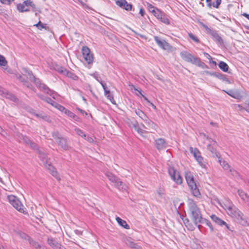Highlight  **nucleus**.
<instances>
[{
  "instance_id": "obj_18",
  "label": "nucleus",
  "mask_w": 249,
  "mask_h": 249,
  "mask_svg": "<svg viewBox=\"0 0 249 249\" xmlns=\"http://www.w3.org/2000/svg\"><path fill=\"white\" fill-rule=\"evenodd\" d=\"M211 217L212 219L213 220V222H214L216 224H217L221 226H225L227 228V229L230 230V227L228 226V225L224 221L221 219L220 218L217 217L216 215H215L214 214H213L211 215Z\"/></svg>"
},
{
  "instance_id": "obj_17",
  "label": "nucleus",
  "mask_w": 249,
  "mask_h": 249,
  "mask_svg": "<svg viewBox=\"0 0 249 249\" xmlns=\"http://www.w3.org/2000/svg\"><path fill=\"white\" fill-rule=\"evenodd\" d=\"M211 217L212 219L213 220V222H214L216 224H217L221 226H225L227 228V229L230 230V227L228 226V225L224 221L221 219L220 218L217 217L216 215H215L214 214H213L211 215Z\"/></svg>"
},
{
  "instance_id": "obj_32",
  "label": "nucleus",
  "mask_w": 249,
  "mask_h": 249,
  "mask_svg": "<svg viewBox=\"0 0 249 249\" xmlns=\"http://www.w3.org/2000/svg\"><path fill=\"white\" fill-rule=\"evenodd\" d=\"M65 114H67L68 116H70V117L73 118L75 121H79V118L78 116H77L74 113H73L72 112H71L68 110H66Z\"/></svg>"
},
{
  "instance_id": "obj_34",
  "label": "nucleus",
  "mask_w": 249,
  "mask_h": 249,
  "mask_svg": "<svg viewBox=\"0 0 249 249\" xmlns=\"http://www.w3.org/2000/svg\"><path fill=\"white\" fill-rule=\"evenodd\" d=\"M34 26L36 27L37 29L40 30H42L43 28L45 29L46 30L49 28L46 26V24H43L40 21H39L37 24L34 25Z\"/></svg>"
},
{
  "instance_id": "obj_30",
  "label": "nucleus",
  "mask_w": 249,
  "mask_h": 249,
  "mask_svg": "<svg viewBox=\"0 0 249 249\" xmlns=\"http://www.w3.org/2000/svg\"><path fill=\"white\" fill-rule=\"evenodd\" d=\"M136 114L138 115L143 121L147 118V115L141 110L139 109H135Z\"/></svg>"
},
{
  "instance_id": "obj_49",
  "label": "nucleus",
  "mask_w": 249,
  "mask_h": 249,
  "mask_svg": "<svg viewBox=\"0 0 249 249\" xmlns=\"http://www.w3.org/2000/svg\"><path fill=\"white\" fill-rule=\"evenodd\" d=\"M234 107L236 109L242 111L243 110H245V106L243 107L240 105H234Z\"/></svg>"
},
{
  "instance_id": "obj_63",
  "label": "nucleus",
  "mask_w": 249,
  "mask_h": 249,
  "mask_svg": "<svg viewBox=\"0 0 249 249\" xmlns=\"http://www.w3.org/2000/svg\"><path fill=\"white\" fill-rule=\"evenodd\" d=\"M225 170H228L229 172L230 171V169L231 168V167L230 166V165L227 163L226 164L225 166H224L223 167Z\"/></svg>"
},
{
  "instance_id": "obj_22",
  "label": "nucleus",
  "mask_w": 249,
  "mask_h": 249,
  "mask_svg": "<svg viewBox=\"0 0 249 249\" xmlns=\"http://www.w3.org/2000/svg\"><path fill=\"white\" fill-rule=\"evenodd\" d=\"M189 149L190 152L193 155L196 160L199 158V157L201 156V153L198 149L196 148H193V147H190Z\"/></svg>"
},
{
  "instance_id": "obj_51",
  "label": "nucleus",
  "mask_w": 249,
  "mask_h": 249,
  "mask_svg": "<svg viewBox=\"0 0 249 249\" xmlns=\"http://www.w3.org/2000/svg\"><path fill=\"white\" fill-rule=\"evenodd\" d=\"M49 94L51 96H52L53 97V98H54V99H58V95L57 94V93L55 92L54 91L51 90L50 91V94Z\"/></svg>"
},
{
  "instance_id": "obj_40",
  "label": "nucleus",
  "mask_w": 249,
  "mask_h": 249,
  "mask_svg": "<svg viewBox=\"0 0 249 249\" xmlns=\"http://www.w3.org/2000/svg\"><path fill=\"white\" fill-rule=\"evenodd\" d=\"M75 131L76 132V134L78 135L79 136L83 137V138H86V135L83 132V131L80 129L79 128H75Z\"/></svg>"
},
{
  "instance_id": "obj_58",
  "label": "nucleus",
  "mask_w": 249,
  "mask_h": 249,
  "mask_svg": "<svg viewBox=\"0 0 249 249\" xmlns=\"http://www.w3.org/2000/svg\"><path fill=\"white\" fill-rule=\"evenodd\" d=\"M238 194L239 196H240V197L242 198V197H243V196H245L246 193L243 190H238Z\"/></svg>"
},
{
  "instance_id": "obj_45",
  "label": "nucleus",
  "mask_w": 249,
  "mask_h": 249,
  "mask_svg": "<svg viewBox=\"0 0 249 249\" xmlns=\"http://www.w3.org/2000/svg\"><path fill=\"white\" fill-rule=\"evenodd\" d=\"M30 243L36 249H41V247L37 242H35L33 240H30Z\"/></svg>"
},
{
  "instance_id": "obj_12",
  "label": "nucleus",
  "mask_w": 249,
  "mask_h": 249,
  "mask_svg": "<svg viewBox=\"0 0 249 249\" xmlns=\"http://www.w3.org/2000/svg\"><path fill=\"white\" fill-rule=\"evenodd\" d=\"M31 6V7L35 8V4H34L32 1L30 0H25L23 3H19L17 5V9L20 12H28L30 11L29 9H24V7L25 6Z\"/></svg>"
},
{
  "instance_id": "obj_24",
  "label": "nucleus",
  "mask_w": 249,
  "mask_h": 249,
  "mask_svg": "<svg viewBox=\"0 0 249 249\" xmlns=\"http://www.w3.org/2000/svg\"><path fill=\"white\" fill-rule=\"evenodd\" d=\"M116 220L119 224V225L122 227L126 229H129L130 228L129 226L126 223V221L122 219L119 217H116Z\"/></svg>"
},
{
  "instance_id": "obj_7",
  "label": "nucleus",
  "mask_w": 249,
  "mask_h": 249,
  "mask_svg": "<svg viewBox=\"0 0 249 249\" xmlns=\"http://www.w3.org/2000/svg\"><path fill=\"white\" fill-rule=\"evenodd\" d=\"M28 74L30 76V79L31 80L34 81L36 86H37L41 90L47 94H50L51 89L49 88L43 84H41L39 79L35 78V77L32 74L31 71H28Z\"/></svg>"
},
{
  "instance_id": "obj_46",
  "label": "nucleus",
  "mask_w": 249,
  "mask_h": 249,
  "mask_svg": "<svg viewBox=\"0 0 249 249\" xmlns=\"http://www.w3.org/2000/svg\"><path fill=\"white\" fill-rule=\"evenodd\" d=\"M188 35L195 42L197 43L199 42V40L198 39V38L197 37H196L195 35H194L192 33H189Z\"/></svg>"
},
{
  "instance_id": "obj_13",
  "label": "nucleus",
  "mask_w": 249,
  "mask_h": 249,
  "mask_svg": "<svg viewBox=\"0 0 249 249\" xmlns=\"http://www.w3.org/2000/svg\"><path fill=\"white\" fill-rule=\"evenodd\" d=\"M115 1L117 6L126 11H130L132 9V5L128 3L126 0H115Z\"/></svg>"
},
{
  "instance_id": "obj_4",
  "label": "nucleus",
  "mask_w": 249,
  "mask_h": 249,
  "mask_svg": "<svg viewBox=\"0 0 249 249\" xmlns=\"http://www.w3.org/2000/svg\"><path fill=\"white\" fill-rule=\"evenodd\" d=\"M39 158L43 162L45 166L50 171L51 174L57 179L60 180L58 173L54 167L52 165L51 162L48 160L47 155L43 152H39Z\"/></svg>"
},
{
  "instance_id": "obj_50",
  "label": "nucleus",
  "mask_w": 249,
  "mask_h": 249,
  "mask_svg": "<svg viewBox=\"0 0 249 249\" xmlns=\"http://www.w3.org/2000/svg\"><path fill=\"white\" fill-rule=\"evenodd\" d=\"M162 13V12L160 10H159L158 8H156V9L154 11V12L153 13V15L158 18V17H159L160 15Z\"/></svg>"
},
{
  "instance_id": "obj_27",
  "label": "nucleus",
  "mask_w": 249,
  "mask_h": 249,
  "mask_svg": "<svg viewBox=\"0 0 249 249\" xmlns=\"http://www.w3.org/2000/svg\"><path fill=\"white\" fill-rule=\"evenodd\" d=\"M54 69L56 71H58L59 73H60L62 74H63L64 75H66V74L68 73V71L67 69H66L65 68H64L62 67H61V66H59L58 65L55 66Z\"/></svg>"
},
{
  "instance_id": "obj_38",
  "label": "nucleus",
  "mask_w": 249,
  "mask_h": 249,
  "mask_svg": "<svg viewBox=\"0 0 249 249\" xmlns=\"http://www.w3.org/2000/svg\"><path fill=\"white\" fill-rule=\"evenodd\" d=\"M217 77L220 79L224 81H226L228 84H231V81L225 76V75L222 74L218 73Z\"/></svg>"
},
{
  "instance_id": "obj_64",
  "label": "nucleus",
  "mask_w": 249,
  "mask_h": 249,
  "mask_svg": "<svg viewBox=\"0 0 249 249\" xmlns=\"http://www.w3.org/2000/svg\"><path fill=\"white\" fill-rule=\"evenodd\" d=\"M245 110L249 112V102L248 103H245Z\"/></svg>"
},
{
  "instance_id": "obj_35",
  "label": "nucleus",
  "mask_w": 249,
  "mask_h": 249,
  "mask_svg": "<svg viewBox=\"0 0 249 249\" xmlns=\"http://www.w3.org/2000/svg\"><path fill=\"white\" fill-rule=\"evenodd\" d=\"M198 162L200 166L203 168H206V165L205 162L203 161V158L201 156L199 157V158L196 160Z\"/></svg>"
},
{
  "instance_id": "obj_52",
  "label": "nucleus",
  "mask_w": 249,
  "mask_h": 249,
  "mask_svg": "<svg viewBox=\"0 0 249 249\" xmlns=\"http://www.w3.org/2000/svg\"><path fill=\"white\" fill-rule=\"evenodd\" d=\"M6 97L8 98H10L11 100L14 101H16L17 100V98L13 94L7 93L6 95Z\"/></svg>"
},
{
  "instance_id": "obj_42",
  "label": "nucleus",
  "mask_w": 249,
  "mask_h": 249,
  "mask_svg": "<svg viewBox=\"0 0 249 249\" xmlns=\"http://www.w3.org/2000/svg\"><path fill=\"white\" fill-rule=\"evenodd\" d=\"M66 75L69 77L71 78V79H72L74 80H77L78 79V77L77 76H76L75 74H74L69 71H68V73L66 74Z\"/></svg>"
},
{
  "instance_id": "obj_26",
  "label": "nucleus",
  "mask_w": 249,
  "mask_h": 249,
  "mask_svg": "<svg viewBox=\"0 0 249 249\" xmlns=\"http://www.w3.org/2000/svg\"><path fill=\"white\" fill-rule=\"evenodd\" d=\"M126 244L128 245L130 247L135 249H142V248L136 243L131 241L130 239H127L126 241Z\"/></svg>"
},
{
  "instance_id": "obj_23",
  "label": "nucleus",
  "mask_w": 249,
  "mask_h": 249,
  "mask_svg": "<svg viewBox=\"0 0 249 249\" xmlns=\"http://www.w3.org/2000/svg\"><path fill=\"white\" fill-rule=\"evenodd\" d=\"M158 19H160L162 22L168 25L170 24L169 19L163 12H162V13L160 15V16L158 18Z\"/></svg>"
},
{
  "instance_id": "obj_48",
  "label": "nucleus",
  "mask_w": 249,
  "mask_h": 249,
  "mask_svg": "<svg viewBox=\"0 0 249 249\" xmlns=\"http://www.w3.org/2000/svg\"><path fill=\"white\" fill-rule=\"evenodd\" d=\"M147 8L150 12L153 13L154 12V11H155L157 8L153 6L152 4L148 3Z\"/></svg>"
},
{
  "instance_id": "obj_47",
  "label": "nucleus",
  "mask_w": 249,
  "mask_h": 249,
  "mask_svg": "<svg viewBox=\"0 0 249 249\" xmlns=\"http://www.w3.org/2000/svg\"><path fill=\"white\" fill-rule=\"evenodd\" d=\"M105 96L107 97V98L109 101H110V102L112 104H115V101H114V98H113V95L110 93H109L108 94L106 95Z\"/></svg>"
},
{
  "instance_id": "obj_3",
  "label": "nucleus",
  "mask_w": 249,
  "mask_h": 249,
  "mask_svg": "<svg viewBox=\"0 0 249 249\" xmlns=\"http://www.w3.org/2000/svg\"><path fill=\"white\" fill-rule=\"evenodd\" d=\"M185 178L193 195L196 197L199 196L200 195V193L192 174L190 172H186Z\"/></svg>"
},
{
  "instance_id": "obj_41",
  "label": "nucleus",
  "mask_w": 249,
  "mask_h": 249,
  "mask_svg": "<svg viewBox=\"0 0 249 249\" xmlns=\"http://www.w3.org/2000/svg\"><path fill=\"white\" fill-rule=\"evenodd\" d=\"M34 114L38 118H41L45 120H48V117L46 115L43 114L42 113H35Z\"/></svg>"
},
{
  "instance_id": "obj_59",
  "label": "nucleus",
  "mask_w": 249,
  "mask_h": 249,
  "mask_svg": "<svg viewBox=\"0 0 249 249\" xmlns=\"http://www.w3.org/2000/svg\"><path fill=\"white\" fill-rule=\"evenodd\" d=\"M219 162L221 164V165L223 167L224 166H225L226 164H227L228 163L225 161L224 160H222V159L219 160Z\"/></svg>"
},
{
  "instance_id": "obj_19",
  "label": "nucleus",
  "mask_w": 249,
  "mask_h": 249,
  "mask_svg": "<svg viewBox=\"0 0 249 249\" xmlns=\"http://www.w3.org/2000/svg\"><path fill=\"white\" fill-rule=\"evenodd\" d=\"M130 127H133L137 132L140 134L142 137H144V134L147 133V131L145 130H143L139 127L138 123L137 121L133 123L129 124Z\"/></svg>"
},
{
  "instance_id": "obj_25",
  "label": "nucleus",
  "mask_w": 249,
  "mask_h": 249,
  "mask_svg": "<svg viewBox=\"0 0 249 249\" xmlns=\"http://www.w3.org/2000/svg\"><path fill=\"white\" fill-rule=\"evenodd\" d=\"M207 149L213 154V156H215L218 159H220V156L219 153L216 151V150L211 145V144H209L207 145Z\"/></svg>"
},
{
  "instance_id": "obj_15",
  "label": "nucleus",
  "mask_w": 249,
  "mask_h": 249,
  "mask_svg": "<svg viewBox=\"0 0 249 249\" xmlns=\"http://www.w3.org/2000/svg\"><path fill=\"white\" fill-rule=\"evenodd\" d=\"M224 91L229 95L235 99H240L243 97L241 92L239 89H231L229 91Z\"/></svg>"
},
{
  "instance_id": "obj_43",
  "label": "nucleus",
  "mask_w": 249,
  "mask_h": 249,
  "mask_svg": "<svg viewBox=\"0 0 249 249\" xmlns=\"http://www.w3.org/2000/svg\"><path fill=\"white\" fill-rule=\"evenodd\" d=\"M20 139L27 144H29L31 141L26 136L21 135Z\"/></svg>"
},
{
  "instance_id": "obj_54",
  "label": "nucleus",
  "mask_w": 249,
  "mask_h": 249,
  "mask_svg": "<svg viewBox=\"0 0 249 249\" xmlns=\"http://www.w3.org/2000/svg\"><path fill=\"white\" fill-rule=\"evenodd\" d=\"M157 193L160 197H162L164 195V191L162 188H159L157 190Z\"/></svg>"
},
{
  "instance_id": "obj_57",
  "label": "nucleus",
  "mask_w": 249,
  "mask_h": 249,
  "mask_svg": "<svg viewBox=\"0 0 249 249\" xmlns=\"http://www.w3.org/2000/svg\"><path fill=\"white\" fill-rule=\"evenodd\" d=\"M28 145H30L31 146V147H32L33 149H37V146L36 145V144L32 141L31 142L30 144Z\"/></svg>"
},
{
  "instance_id": "obj_53",
  "label": "nucleus",
  "mask_w": 249,
  "mask_h": 249,
  "mask_svg": "<svg viewBox=\"0 0 249 249\" xmlns=\"http://www.w3.org/2000/svg\"><path fill=\"white\" fill-rule=\"evenodd\" d=\"M15 0H0V1L4 4L10 5Z\"/></svg>"
},
{
  "instance_id": "obj_20",
  "label": "nucleus",
  "mask_w": 249,
  "mask_h": 249,
  "mask_svg": "<svg viewBox=\"0 0 249 249\" xmlns=\"http://www.w3.org/2000/svg\"><path fill=\"white\" fill-rule=\"evenodd\" d=\"M114 186L119 190L123 191H126L127 189V186L122 182L120 179L114 184Z\"/></svg>"
},
{
  "instance_id": "obj_11",
  "label": "nucleus",
  "mask_w": 249,
  "mask_h": 249,
  "mask_svg": "<svg viewBox=\"0 0 249 249\" xmlns=\"http://www.w3.org/2000/svg\"><path fill=\"white\" fill-rule=\"evenodd\" d=\"M180 55L181 58L185 61L192 63L194 64L196 59L197 57L194 56L191 53L186 52L182 51L180 53Z\"/></svg>"
},
{
  "instance_id": "obj_9",
  "label": "nucleus",
  "mask_w": 249,
  "mask_h": 249,
  "mask_svg": "<svg viewBox=\"0 0 249 249\" xmlns=\"http://www.w3.org/2000/svg\"><path fill=\"white\" fill-rule=\"evenodd\" d=\"M83 57L89 64H92L93 61V54L90 53L89 49L87 46H84L82 49Z\"/></svg>"
},
{
  "instance_id": "obj_21",
  "label": "nucleus",
  "mask_w": 249,
  "mask_h": 249,
  "mask_svg": "<svg viewBox=\"0 0 249 249\" xmlns=\"http://www.w3.org/2000/svg\"><path fill=\"white\" fill-rule=\"evenodd\" d=\"M106 175L108 179L112 183H114V185L118 181V180L120 179L112 173L107 172L106 173Z\"/></svg>"
},
{
  "instance_id": "obj_36",
  "label": "nucleus",
  "mask_w": 249,
  "mask_h": 249,
  "mask_svg": "<svg viewBox=\"0 0 249 249\" xmlns=\"http://www.w3.org/2000/svg\"><path fill=\"white\" fill-rule=\"evenodd\" d=\"M51 105L57 108L59 110L61 111L62 112L64 111L65 113V111L66 110H67L64 107L58 104L57 103L55 102H53V103H51Z\"/></svg>"
},
{
  "instance_id": "obj_39",
  "label": "nucleus",
  "mask_w": 249,
  "mask_h": 249,
  "mask_svg": "<svg viewBox=\"0 0 249 249\" xmlns=\"http://www.w3.org/2000/svg\"><path fill=\"white\" fill-rule=\"evenodd\" d=\"M7 64V61L5 59V57L0 54V66H5Z\"/></svg>"
},
{
  "instance_id": "obj_16",
  "label": "nucleus",
  "mask_w": 249,
  "mask_h": 249,
  "mask_svg": "<svg viewBox=\"0 0 249 249\" xmlns=\"http://www.w3.org/2000/svg\"><path fill=\"white\" fill-rule=\"evenodd\" d=\"M156 148L158 150H163L166 148V143L164 139L159 138L155 140Z\"/></svg>"
},
{
  "instance_id": "obj_55",
  "label": "nucleus",
  "mask_w": 249,
  "mask_h": 249,
  "mask_svg": "<svg viewBox=\"0 0 249 249\" xmlns=\"http://www.w3.org/2000/svg\"><path fill=\"white\" fill-rule=\"evenodd\" d=\"M17 78L19 80H20L21 82H23V83L25 81V79L22 75H21L19 74H18L16 75Z\"/></svg>"
},
{
  "instance_id": "obj_37",
  "label": "nucleus",
  "mask_w": 249,
  "mask_h": 249,
  "mask_svg": "<svg viewBox=\"0 0 249 249\" xmlns=\"http://www.w3.org/2000/svg\"><path fill=\"white\" fill-rule=\"evenodd\" d=\"M229 172H230L231 175H232L234 178H239L240 177L239 173L232 168L230 169V171Z\"/></svg>"
},
{
  "instance_id": "obj_14",
  "label": "nucleus",
  "mask_w": 249,
  "mask_h": 249,
  "mask_svg": "<svg viewBox=\"0 0 249 249\" xmlns=\"http://www.w3.org/2000/svg\"><path fill=\"white\" fill-rule=\"evenodd\" d=\"M154 39L157 44L163 50H167L170 48V45L165 40L161 39L157 36H154Z\"/></svg>"
},
{
  "instance_id": "obj_28",
  "label": "nucleus",
  "mask_w": 249,
  "mask_h": 249,
  "mask_svg": "<svg viewBox=\"0 0 249 249\" xmlns=\"http://www.w3.org/2000/svg\"><path fill=\"white\" fill-rule=\"evenodd\" d=\"M194 64L203 69H206L208 68V66L204 62L201 61L200 58L197 57L196 59Z\"/></svg>"
},
{
  "instance_id": "obj_1",
  "label": "nucleus",
  "mask_w": 249,
  "mask_h": 249,
  "mask_svg": "<svg viewBox=\"0 0 249 249\" xmlns=\"http://www.w3.org/2000/svg\"><path fill=\"white\" fill-rule=\"evenodd\" d=\"M222 207L226 211L228 215L234 218L237 222L244 226L249 225L248 219L245 217L244 214L233 204L228 202L227 204L224 203Z\"/></svg>"
},
{
  "instance_id": "obj_62",
  "label": "nucleus",
  "mask_w": 249,
  "mask_h": 249,
  "mask_svg": "<svg viewBox=\"0 0 249 249\" xmlns=\"http://www.w3.org/2000/svg\"><path fill=\"white\" fill-rule=\"evenodd\" d=\"M221 0H216V5H213V7L218 8L219 5L221 4Z\"/></svg>"
},
{
  "instance_id": "obj_31",
  "label": "nucleus",
  "mask_w": 249,
  "mask_h": 249,
  "mask_svg": "<svg viewBox=\"0 0 249 249\" xmlns=\"http://www.w3.org/2000/svg\"><path fill=\"white\" fill-rule=\"evenodd\" d=\"M149 127V128H152V129H155V124H154V123L151 121L150 120L148 117H147L146 119H145V120H144L143 121Z\"/></svg>"
},
{
  "instance_id": "obj_33",
  "label": "nucleus",
  "mask_w": 249,
  "mask_h": 249,
  "mask_svg": "<svg viewBox=\"0 0 249 249\" xmlns=\"http://www.w3.org/2000/svg\"><path fill=\"white\" fill-rule=\"evenodd\" d=\"M205 224L207 226H208L211 231H213V227L211 224V223L207 219H205V218H203L202 221H201V224Z\"/></svg>"
},
{
  "instance_id": "obj_29",
  "label": "nucleus",
  "mask_w": 249,
  "mask_h": 249,
  "mask_svg": "<svg viewBox=\"0 0 249 249\" xmlns=\"http://www.w3.org/2000/svg\"><path fill=\"white\" fill-rule=\"evenodd\" d=\"M219 68L224 72H227L229 69V66L224 62L220 61L218 64Z\"/></svg>"
},
{
  "instance_id": "obj_5",
  "label": "nucleus",
  "mask_w": 249,
  "mask_h": 249,
  "mask_svg": "<svg viewBox=\"0 0 249 249\" xmlns=\"http://www.w3.org/2000/svg\"><path fill=\"white\" fill-rule=\"evenodd\" d=\"M9 202L18 211L24 213V207L19 199L14 195H8L7 196Z\"/></svg>"
},
{
  "instance_id": "obj_61",
  "label": "nucleus",
  "mask_w": 249,
  "mask_h": 249,
  "mask_svg": "<svg viewBox=\"0 0 249 249\" xmlns=\"http://www.w3.org/2000/svg\"><path fill=\"white\" fill-rule=\"evenodd\" d=\"M84 139L85 140H86L87 141H88L89 142H92L94 141L93 139L91 137H89V136H87L86 135V137L84 138Z\"/></svg>"
},
{
  "instance_id": "obj_6",
  "label": "nucleus",
  "mask_w": 249,
  "mask_h": 249,
  "mask_svg": "<svg viewBox=\"0 0 249 249\" xmlns=\"http://www.w3.org/2000/svg\"><path fill=\"white\" fill-rule=\"evenodd\" d=\"M52 136L62 148L65 150L69 149L70 147L68 143L67 140L65 138L62 137L58 131L53 132Z\"/></svg>"
},
{
  "instance_id": "obj_10",
  "label": "nucleus",
  "mask_w": 249,
  "mask_h": 249,
  "mask_svg": "<svg viewBox=\"0 0 249 249\" xmlns=\"http://www.w3.org/2000/svg\"><path fill=\"white\" fill-rule=\"evenodd\" d=\"M203 27L206 29L207 33L213 37V39L217 43L222 44L223 43V39L219 34L214 30H212L207 26L204 25Z\"/></svg>"
},
{
  "instance_id": "obj_60",
  "label": "nucleus",
  "mask_w": 249,
  "mask_h": 249,
  "mask_svg": "<svg viewBox=\"0 0 249 249\" xmlns=\"http://www.w3.org/2000/svg\"><path fill=\"white\" fill-rule=\"evenodd\" d=\"M24 85L26 86L27 88H29V89H33V86L32 85L29 83L28 82H27V81H25L24 83Z\"/></svg>"
},
{
  "instance_id": "obj_56",
  "label": "nucleus",
  "mask_w": 249,
  "mask_h": 249,
  "mask_svg": "<svg viewBox=\"0 0 249 249\" xmlns=\"http://www.w3.org/2000/svg\"><path fill=\"white\" fill-rule=\"evenodd\" d=\"M206 140H207L208 141V142L210 143L209 144H211V145H214L216 143V142L215 141H213V140H212L211 138L209 137L208 136H207Z\"/></svg>"
},
{
  "instance_id": "obj_8",
  "label": "nucleus",
  "mask_w": 249,
  "mask_h": 249,
  "mask_svg": "<svg viewBox=\"0 0 249 249\" xmlns=\"http://www.w3.org/2000/svg\"><path fill=\"white\" fill-rule=\"evenodd\" d=\"M168 173L172 179L177 184L182 183V178L179 173L174 167H170L168 169Z\"/></svg>"
},
{
  "instance_id": "obj_44",
  "label": "nucleus",
  "mask_w": 249,
  "mask_h": 249,
  "mask_svg": "<svg viewBox=\"0 0 249 249\" xmlns=\"http://www.w3.org/2000/svg\"><path fill=\"white\" fill-rule=\"evenodd\" d=\"M17 235L18 236H19L20 237H21V238L24 239L25 240L29 239L28 236L26 234H25L23 232H17Z\"/></svg>"
},
{
  "instance_id": "obj_2",
  "label": "nucleus",
  "mask_w": 249,
  "mask_h": 249,
  "mask_svg": "<svg viewBox=\"0 0 249 249\" xmlns=\"http://www.w3.org/2000/svg\"><path fill=\"white\" fill-rule=\"evenodd\" d=\"M189 211L191 215V217L196 226L200 229L201 221L203 218L199 208L194 201L191 200L189 203Z\"/></svg>"
}]
</instances>
